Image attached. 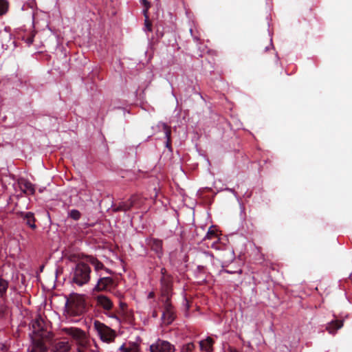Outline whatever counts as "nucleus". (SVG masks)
<instances>
[{"mask_svg":"<svg viewBox=\"0 0 352 352\" xmlns=\"http://www.w3.org/2000/svg\"><path fill=\"white\" fill-rule=\"evenodd\" d=\"M129 203L131 205V207H140V206L142 204L143 201L142 197L140 195H133L131 196V197L128 199Z\"/></svg>","mask_w":352,"mask_h":352,"instance_id":"nucleus-22","label":"nucleus"},{"mask_svg":"<svg viewBox=\"0 0 352 352\" xmlns=\"http://www.w3.org/2000/svg\"><path fill=\"white\" fill-rule=\"evenodd\" d=\"M342 326V320H335L328 323L326 329L329 333L334 334L338 329H341Z\"/></svg>","mask_w":352,"mask_h":352,"instance_id":"nucleus-15","label":"nucleus"},{"mask_svg":"<svg viewBox=\"0 0 352 352\" xmlns=\"http://www.w3.org/2000/svg\"><path fill=\"white\" fill-rule=\"evenodd\" d=\"M32 329L34 333L38 336L43 337L44 336L43 333L44 331V321L40 316L33 322Z\"/></svg>","mask_w":352,"mask_h":352,"instance_id":"nucleus-14","label":"nucleus"},{"mask_svg":"<svg viewBox=\"0 0 352 352\" xmlns=\"http://www.w3.org/2000/svg\"><path fill=\"white\" fill-rule=\"evenodd\" d=\"M116 283L111 277H100L94 288V292H108L115 288Z\"/></svg>","mask_w":352,"mask_h":352,"instance_id":"nucleus-7","label":"nucleus"},{"mask_svg":"<svg viewBox=\"0 0 352 352\" xmlns=\"http://www.w3.org/2000/svg\"><path fill=\"white\" fill-rule=\"evenodd\" d=\"M153 316H154V317L157 316V313H156V312H155V313L153 314Z\"/></svg>","mask_w":352,"mask_h":352,"instance_id":"nucleus-39","label":"nucleus"},{"mask_svg":"<svg viewBox=\"0 0 352 352\" xmlns=\"http://www.w3.org/2000/svg\"><path fill=\"white\" fill-rule=\"evenodd\" d=\"M175 348L168 341L158 340L150 346L151 352H174Z\"/></svg>","mask_w":352,"mask_h":352,"instance_id":"nucleus-8","label":"nucleus"},{"mask_svg":"<svg viewBox=\"0 0 352 352\" xmlns=\"http://www.w3.org/2000/svg\"><path fill=\"white\" fill-rule=\"evenodd\" d=\"M87 261L94 266L96 272L104 269V265L97 258L90 256Z\"/></svg>","mask_w":352,"mask_h":352,"instance_id":"nucleus-19","label":"nucleus"},{"mask_svg":"<svg viewBox=\"0 0 352 352\" xmlns=\"http://www.w3.org/2000/svg\"><path fill=\"white\" fill-rule=\"evenodd\" d=\"M21 190L27 195H33L35 192L34 185L28 181L23 180L19 183Z\"/></svg>","mask_w":352,"mask_h":352,"instance_id":"nucleus-17","label":"nucleus"},{"mask_svg":"<svg viewBox=\"0 0 352 352\" xmlns=\"http://www.w3.org/2000/svg\"><path fill=\"white\" fill-rule=\"evenodd\" d=\"M164 298L165 299L163 300L164 311L162 316V320H163V322L165 324L168 325L170 324L174 321L176 315L175 308L173 307L170 302V298L168 296Z\"/></svg>","mask_w":352,"mask_h":352,"instance_id":"nucleus-6","label":"nucleus"},{"mask_svg":"<svg viewBox=\"0 0 352 352\" xmlns=\"http://www.w3.org/2000/svg\"><path fill=\"white\" fill-rule=\"evenodd\" d=\"M162 128H163V131L164 132L165 136L167 139L166 146L167 148H170V146H171V140H170L171 129H170V127L168 126L166 124H163Z\"/></svg>","mask_w":352,"mask_h":352,"instance_id":"nucleus-23","label":"nucleus"},{"mask_svg":"<svg viewBox=\"0 0 352 352\" xmlns=\"http://www.w3.org/2000/svg\"><path fill=\"white\" fill-rule=\"evenodd\" d=\"M8 2L5 0H0V15H3L8 10Z\"/></svg>","mask_w":352,"mask_h":352,"instance_id":"nucleus-26","label":"nucleus"},{"mask_svg":"<svg viewBox=\"0 0 352 352\" xmlns=\"http://www.w3.org/2000/svg\"><path fill=\"white\" fill-rule=\"evenodd\" d=\"M52 350L54 352H67L71 349L69 341H55L51 344Z\"/></svg>","mask_w":352,"mask_h":352,"instance_id":"nucleus-13","label":"nucleus"},{"mask_svg":"<svg viewBox=\"0 0 352 352\" xmlns=\"http://www.w3.org/2000/svg\"><path fill=\"white\" fill-rule=\"evenodd\" d=\"M229 351H230V352H239L236 349H234V348H232V347H230V348L229 349Z\"/></svg>","mask_w":352,"mask_h":352,"instance_id":"nucleus-36","label":"nucleus"},{"mask_svg":"<svg viewBox=\"0 0 352 352\" xmlns=\"http://www.w3.org/2000/svg\"><path fill=\"white\" fill-rule=\"evenodd\" d=\"M122 316H124V315H122ZM124 316H126V319L127 320L128 322L132 323L133 320V316L131 314H128L126 311H125Z\"/></svg>","mask_w":352,"mask_h":352,"instance_id":"nucleus-32","label":"nucleus"},{"mask_svg":"<svg viewBox=\"0 0 352 352\" xmlns=\"http://www.w3.org/2000/svg\"><path fill=\"white\" fill-rule=\"evenodd\" d=\"M47 351V347L41 341H37L34 344L32 349L30 352H45Z\"/></svg>","mask_w":352,"mask_h":352,"instance_id":"nucleus-24","label":"nucleus"},{"mask_svg":"<svg viewBox=\"0 0 352 352\" xmlns=\"http://www.w3.org/2000/svg\"><path fill=\"white\" fill-rule=\"evenodd\" d=\"M147 244L151 249L155 252L159 258L163 255V242L162 240L155 238H151L147 240Z\"/></svg>","mask_w":352,"mask_h":352,"instance_id":"nucleus-10","label":"nucleus"},{"mask_svg":"<svg viewBox=\"0 0 352 352\" xmlns=\"http://www.w3.org/2000/svg\"><path fill=\"white\" fill-rule=\"evenodd\" d=\"M214 240L215 242L218 241L219 236L217 232L215 229H214L212 227H210L209 230H208L205 237L204 238V240Z\"/></svg>","mask_w":352,"mask_h":352,"instance_id":"nucleus-21","label":"nucleus"},{"mask_svg":"<svg viewBox=\"0 0 352 352\" xmlns=\"http://www.w3.org/2000/svg\"><path fill=\"white\" fill-rule=\"evenodd\" d=\"M94 327L102 342L110 343L114 341L116 333L113 329L98 320L94 321Z\"/></svg>","mask_w":352,"mask_h":352,"instance_id":"nucleus-4","label":"nucleus"},{"mask_svg":"<svg viewBox=\"0 0 352 352\" xmlns=\"http://www.w3.org/2000/svg\"><path fill=\"white\" fill-rule=\"evenodd\" d=\"M69 217L73 219L74 220H78L80 217L81 214L78 210H72L69 213Z\"/></svg>","mask_w":352,"mask_h":352,"instance_id":"nucleus-27","label":"nucleus"},{"mask_svg":"<svg viewBox=\"0 0 352 352\" xmlns=\"http://www.w3.org/2000/svg\"><path fill=\"white\" fill-rule=\"evenodd\" d=\"M132 208L131 204L129 203V200L124 201H120L119 204H115L112 207V210L114 212H126L130 210Z\"/></svg>","mask_w":352,"mask_h":352,"instance_id":"nucleus-16","label":"nucleus"},{"mask_svg":"<svg viewBox=\"0 0 352 352\" xmlns=\"http://www.w3.org/2000/svg\"><path fill=\"white\" fill-rule=\"evenodd\" d=\"M19 216L23 219L25 224L30 228L32 230H35L36 228V225L35 224L36 219L33 212H20L19 213Z\"/></svg>","mask_w":352,"mask_h":352,"instance_id":"nucleus-12","label":"nucleus"},{"mask_svg":"<svg viewBox=\"0 0 352 352\" xmlns=\"http://www.w3.org/2000/svg\"><path fill=\"white\" fill-rule=\"evenodd\" d=\"M7 311V306L5 304V298L0 300V317L3 318Z\"/></svg>","mask_w":352,"mask_h":352,"instance_id":"nucleus-25","label":"nucleus"},{"mask_svg":"<svg viewBox=\"0 0 352 352\" xmlns=\"http://www.w3.org/2000/svg\"><path fill=\"white\" fill-rule=\"evenodd\" d=\"M195 349V344L193 342H189L185 344L182 352H191Z\"/></svg>","mask_w":352,"mask_h":352,"instance_id":"nucleus-28","label":"nucleus"},{"mask_svg":"<svg viewBox=\"0 0 352 352\" xmlns=\"http://www.w3.org/2000/svg\"><path fill=\"white\" fill-rule=\"evenodd\" d=\"M144 16H145V18H146L145 19V21H144L145 29L147 31L151 32L152 31V23L148 19V16H147V14H146Z\"/></svg>","mask_w":352,"mask_h":352,"instance_id":"nucleus-29","label":"nucleus"},{"mask_svg":"<svg viewBox=\"0 0 352 352\" xmlns=\"http://www.w3.org/2000/svg\"><path fill=\"white\" fill-rule=\"evenodd\" d=\"M27 43L28 44H32L33 43V37L32 36H30L27 38Z\"/></svg>","mask_w":352,"mask_h":352,"instance_id":"nucleus-35","label":"nucleus"},{"mask_svg":"<svg viewBox=\"0 0 352 352\" xmlns=\"http://www.w3.org/2000/svg\"><path fill=\"white\" fill-rule=\"evenodd\" d=\"M2 275L0 274V298H3L6 294V292L8 287V282L3 279Z\"/></svg>","mask_w":352,"mask_h":352,"instance_id":"nucleus-20","label":"nucleus"},{"mask_svg":"<svg viewBox=\"0 0 352 352\" xmlns=\"http://www.w3.org/2000/svg\"><path fill=\"white\" fill-rule=\"evenodd\" d=\"M104 270L107 273H109V274H111V270H109V269L106 268L105 267H104Z\"/></svg>","mask_w":352,"mask_h":352,"instance_id":"nucleus-37","label":"nucleus"},{"mask_svg":"<svg viewBox=\"0 0 352 352\" xmlns=\"http://www.w3.org/2000/svg\"><path fill=\"white\" fill-rule=\"evenodd\" d=\"M153 293H150L149 295H148V297H153Z\"/></svg>","mask_w":352,"mask_h":352,"instance_id":"nucleus-38","label":"nucleus"},{"mask_svg":"<svg viewBox=\"0 0 352 352\" xmlns=\"http://www.w3.org/2000/svg\"><path fill=\"white\" fill-rule=\"evenodd\" d=\"M63 331L65 334L71 336L76 342V344L78 346L77 352H84L82 349L87 347L89 340L83 330L76 327H69L63 328Z\"/></svg>","mask_w":352,"mask_h":352,"instance_id":"nucleus-2","label":"nucleus"},{"mask_svg":"<svg viewBox=\"0 0 352 352\" xmlns=\"http://www.w3.org/2000/svg\"><path fill=\"white\" fill-rule=\"evenodd\" d=\"M95 300L96 306L102 308L106 315L111 318H118L116 314L110 313L113 307V302L109 297L104 294H99L95 297Z\"/></svg>","mask_w":352,"mask_h":352,"instance_id":"nucleus-5","label":"nucleus"},{"mask_svg":"<svg viewBox=\"0 0 352 352\" xmlns=\"http://www.w3.org/2000/svg\"><path fill=\"white\" fill-rule=\"evenodd\" d=\"M91 267L84 262H79L71 273L72 282L78 286L87 284L91 278Z\"/></svg>","mask_w":352,"mask_h":352,"instance_id":"nucleus-1","label":"nucleus"},{"mask_svg":"<svg viewBox=\"0 0 352 352\" xmlns=\"http://www.w3.org/2000/svg\"><path fill=\"white\" fill-rule=\"evenodd\" d=\"M162 296L163 298L170 297L173 286V278L171 276H162L161 279Z\"/></svg>","mask_w":352,"mask_h":352,"instance_id":"nucleus-9","label":"nucleus"},{"mask_svg":"<svg viewBox=\"0 0 352 352\" xmlns=\"http://www.w3.org/2000/svg\"><path fill=\"white\" fill-rule=\"evenodd\" d=\"M12 34L7 30L6 28L3 30L0 31V44L4 50L8 48L14 42L12 40Z\"/></svg>","mask_w":352,"mask_h":352,"instance_id":"nucleus-11","label":"nucleus"},{"mask_svg":"<svg viewBox=\"0 0 352 352\" xmlns=\"http://www.w3.org/2000/svg\"><path fill=\"white\" fill-rule=\"evenodd\" d=\"M213 344V339L210 337H208L206 340H201L199 342L200 349L201 350L205 351L206 352H211L212 351Z\"/></svg>","mask_w":352,"mask_h":352,"instance_id":"nucleus-18","label":"nucleus"},{"mask_svg":"<svg viewBox=\"0 0 352 352\" xmlns=\"http://www.w3.org/2000/svg\"><path fill=\"white\" fill-rule=\"evenodd\" d=\"M161 274H162V276H170V274H168L167 273V270L165 268H162Z\"/></svg>","mask_w":352,"mask_h":352,"instance_id":"nucleus-34","label":"nucleus"},{"mask_svg":"<svg viewBox=\"0 0 352 352\" xmlns=\"http://www.w3.org/2000/svg\"><path fill=\"white\" fill-rule=\"evenodd\" d=\"M145 9L144 10V15L147 14L148 9L150 7V3L147 0H141Z\"/></svg>","mask_w":352,"mask_h":352,"instance_id":"nucleus-31","label":"nucleus"},{"mask_svg":"<svg viewBox=\"0 0 352 352\" xmlns=\"http://www.w3.org/2000/svg\"><path fill=\"white\" fill-rule=\"evenodd\" d=\"M127 307V305L125 302H120V309L118 314L120 315H124Z\"/></svg>","mask_w":352,"mask_h":352,"instance_id":"nucleus-30","label":"nucleus"},{"mask_svg":"<svg viewBox=\"0 0 352 352\" xmlns=\"http://www.w3.org/2000/svg\"><path fill=\"white\" fill-rule=\"evenodd\" d=\"M120 350L122 351L123 352H132V350L129 348H126L124 345H122L120 347Z\"/></svg>","mask_w":352,"mask_h":352,"instance_id":"nucleus-33","label":"nucleus"},{"mask_svg":"<svg viewBox=\"0 0 352 352\" xmlns=\"http://www.w3.org/2000/svg\"><path fill=\"white\" fill-rule=\"evenodd\" d=\"M67 313L73 316L82 315L86 309L85 300L82 296L75 295L72 296L66 302Z\"/></svg>","mask_w":352,"mask_h":352,"instance_id":"nucleus-3","label":"nucleus"}]
</instances>
